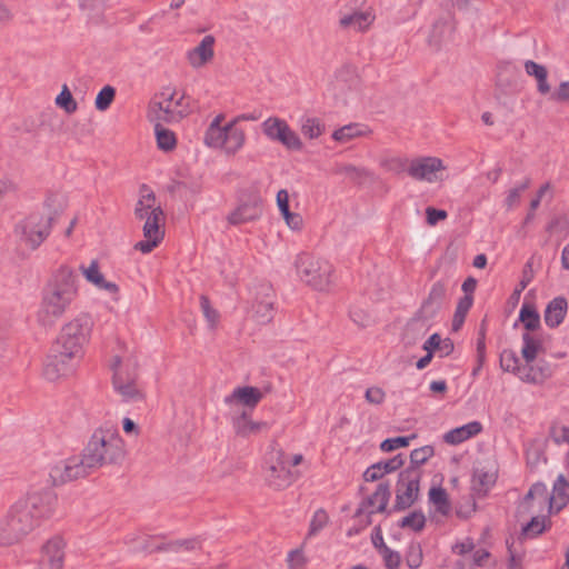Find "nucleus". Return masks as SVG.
Wrapping results in <instances>:
<instances>
[{"mask_svg": "<svg viewBox=\"0 0 569 569\" xmlns=\"http://www.w3.org/2000/svg\"><path fill=\"white\" fill-rule=\"evenodd\" d=\"M58 502V496L51 489L30 491L19 498L0 521V545H14L50 520L57 512Z\"/></svg>", "mask_w": 569, "mask_h": 569, "instance_id": "1", "label": "nucleus"}, {"mask_svg": "<svg viewBox=\"0 0 569 569\" xmlns=\"http://www.w3.org/2000/svg\"><path fill=\"white\" fill-rule=\"evenodd\" d=\"M79 277L67 266H61L42 291L38 320L44 327H51L60 319L78 295Z\"/></svg>", "mask_w": 569, "mask_h": 569, "instance_id": "2", "label": "nucleus"}, {"mask_svg": "<svg viewBox=\"0 0 569 569\" xmlns=\"http://www.w3.org/2000/svg\"><path fill=\"white\" fill-rule=\"evenodd\" d=\"M87 467L91 471L103 466L120 465L126 457L124 442L117 429H97L83 449Z\"/></svg>", "mask_w": 569, "mask_h": 569, "instance_id": "3", "label": "nucleus"}, {"mask_svg": "<svg viewBox=\"0 0 569 569\" xmlns=\"http://www.w3.org/2000/svg\"><path fill=\"white\" fill-rule=\"evenodd\" d=\"M43 208L47 210V213L33 212L16 228L17 232L21 234V241L32 250L40 247L49 237L52 223L62 211L56 194H49L46 198Z\"/></svg>", "mask_w": 569, "mask_h": 569, "instance_id": "4", "label": "nucleus"}, {"mask_svg": "<svg viewBox=\"0 0 569 569\" xmlns=\"http://www.w3.org/2000/svg\"><path fill=\"white\" fill-rule=\"evenodd\" d=\"M92 327L93 321L89 315L78 316L61 328L53 347L79 360L83 355V346L89 340Z\"/></svg>", "mask_w": 569, "mask_h": 569, "instance_id": "5", "label": "nucleus"}, {"mask_svg": "<svg viewBox=\"0 0 569 569\" xmlns=\"http://www.w3.org/2000/svg\"><path fill=\"white\" fill-rule=\"evenodd\" d=\"M295 264L300 279L313 289L323 291L332 283L333 267L328 260L301 253Z\"/></svg>", "mask_w": 569, "mask_h": 569, "instance_id": "6", "label": "nucleus"}, {"mask_svg": "<svg viewBox=\"0 0 569 569\" xmlns=\"http://www.w3.org/2000/svg\"><path fill=\"white\" fill-rule=\"evenodd\" d=\"M422 471L405 469L400 471L396 483V498L392 508L388 511L399 512L412 507L420 497V480Z\"/></svg>", "mask_w": 569, "mask_h": 569, "instance_id": "7", "label": "nucleus"}, {"mask_svg": "<svg viewBox=\"0 0 569 569\" xmlns=\"http://www.w3.org/2000/svg\"><path fill=\"white\" fill-rule=\"evenodd\" d=\"M177 92L163 91L160 94L161 100H153L149 104L148 118L150 121L176 122L182 119L187 113V106L184 104V94L176 98Z\"/></svg>", "mask_w": 569, "mask_h": 569, "instance_id": "8", "label": "nucleus"}, {"mask_svg": "<svg viewBox=\"0 0 569 569\" xmlns=\"http://www.w3.org/2000/svg\"><path fill=\"white\" fill-rule=\"evenodd\" d=\"M266 480L274 489H283L292 483L296 476L289 469V458L286 452L276 446L267 455Z\"/></svg>", "mask_w": 569, "mask_h": 569, "instance_id": "9", "label": "nucleus"}, {"mask_svg": "<svg viewBox=\"0 0 569 569\" xmlns=\"http://www.w3.org/2000/svg\"><path fill=\"white\" fill-rule=\"evenodd\" d=\"M263 134L272 141L281 143L292 151H300L303 148L302 141L286 120L278 117H269L262 124Z\"/></svg>", "mask_w": 569, "mask_h": 569, "instance_id": "10", "label": "nucleus"}, {"mask_svg": "<svg viewBox=\"0 0 569 569\" xmlns=\"http://www.w3.org/2000/svg\"><path fill=\"white\" fill-rule=\"evenodd\" d=\"M90 472L91 469L87 467L86 457L82 453L81 457H71L56 463L50 470V478L58 486L86 477Z\"/></svg>", "mask_w": 569, "mask_h": 569, "instance_id": "11", "label": "nucleus"}, {"mask_svg": "<svg viewBox=\"0 0 569 569\" xmlns=\"http://www.w3.org/2000/svg\"><path fill=\"white\" fill-rule=\"evenodd\" d=\"M445 169L446 167L441 159L437 157H420L409 162L407 172L415 180L432 183L442 180L441 172Z\"/></svg>", "mask_w": 569, "mask_h": 569, "instance_id": "12", "label": "nucleus"}, {"mask_svg": "<svg viewBox=\"0 0 569 569\" xmlns=\"http://www.w3.org/2000/svg\"><path fill=\"white\" fill-rule=\"evenodd\" d=\"M77 361L76 358L52 347L51 353L48 356L43 367V375L49 381H56L71 373L76 368Z\"/></svg>", "mask_w": 569, "mask_h": 569, "instance_id": "13", "label": "nucleus"}, {"mask_svg": "<svg viewBox=\"0 0 569 569\" xmlns=\"http://www.w3.org/2000/svg\"><path fill=\"white\" fill-rule=\"evenodd\" d=\"M262 199L257 193H251L229 216L228 221L233 226L253 221L262 214Z\"/></svg>", "mask_w": 569, "mask_h": 569, "instance_id": "14", "label": "nucleus"}, {"mask_svg": "<svg viewBox=\"0 0 569 569\" xmlns=\"http://www.w3.org/2000/svg\"><path fill=\"white\" fill-rule=\"evenodd\" d=\"M64 546L66 543L61 537L49 539L42 547L41 558L37 569H62Z\"/></svg>", "mask_w": 569, "mask_h": 569, "instance_id": "15", "label": "nucleus"}, {"mask_svg": "<svg viewBox=\"0 0 569 569\" xmlns=\"http://www.w3.org/2000/svg\"><path fill=\"white\" fill-rule=\"evenodd\" d=\"M273 289L269 283H261L257 287L253 310L260 323H267L273 318Z\"/></svg>", "mask_w": 569, "mask_h": 569, "instance_id": "16", "label": "nucleus"}, {"mask_svg": "<svg viewBox=\"0 0 569 569\" xmlns=\"http://www.w3.org/2000/svg\"><path fill=\"white\" fill-rule=\"evenodd\" d=\"M391 496L390 486L388 482H381L377 486L376 491L367 497L359 506V508L355 512V518L363 517V515H367L368 508L373 507L378 502L377 510H373L375 512H387V506L389 502Z\"/></svg>", "mask_w": 569, "mask_h": 569, "instance_id": "17", "label": "nucleus"}, {"mask_svg": "<svg viewBox=\"0 0 569 569\" xmlns=\"http://www.w3.org/2000/svg\"><path fill=\"white\" fill-rule=\"evenodd\" d=\"M263 398V392L251 386L237 387L233 389L232 393L224 398V403L232 405H242L250 409H253Z\"/></svg>", "mask_w": 569, "mask_h": 569, "instance_id": "18", "label": "nucleus"}, {"mask_svg": "<svg viewBox=\"0 0 569 569\" xmlns=\"http://www.w3.org/2000/svg\"><path fill=\"white\" fill-rule=\"evenodd\" d=\"M405 460L406 457L402 453H398L388 460L373 463L363 472V479L368 482L377 481L385 475L400 469L405 465Z\"/></svg>", "mask_w": 569, "mask_h": 569, "instance_id": "19", "label": "nucleus"}, {"mask_svg": "<svg viewBox=\"0 0 569 569\" xmlns=\"http://www.w3.org/2000/svg\"><path fill=\"white\" fill-rule=\"evenodd\" d=\"M214 41L213 36H204L200 43L188 52V61L193 68H200L212 60Z\"/></svg>", "mask_w": 569, "mask_h": 569, "instance_id": "20", "label": "nucleus"}, {"mask_svg": "<svg viewBox=\"0 0 569 569\" xmlns=\"http://www.w3.org/2000/svg\"><path fill=\"white\" fill-rule=\"evenodd\" d=\"M110 369L112 370V379H117L118 375L123 379V382H137L138 379V360L136 357H128L124 360L120 356H114Z\"/></svg>", "mask_w": 569, "mask_h": 569, "instance_id": "21", "label": "nucleus"}, {"mask_svg": "<svg viewBox=\"0 0 569 569\" xmlns=\"http://www.w3.org/2000/svg\"><path fill=\"white\" fill-rule=\"evenodd\" d=\"M568 311V301L565 297H556L551 301L548 302L543 319L546 325L549 328H557L559 327L567 315Z\"/></svg>", "mask_w": 569, "mask_h": 569, "instance_id": "22", "label": "nucleus"}, {"mask_svg": "<svg viewBox=\"0 0 569 569\" xmlns=\"http://www.w3.org/2000/svg\"><path fill=\"white\" fill-rule=\"evenodd\" d=\"M549 515L560 511L569 502V483L563 475H559L553 483L550 495Z\"/></svg>", "mask_w": 569, "mask_h": 569, "instance_id": "23", "label": "nucleus"}, {"mask_svg": "<svg viewBox=\"0 0 569 569\" xmlns=\"http://www.w3.org/2000/svg\"><path fill=\"white\" fill-rule=\"evenodd\" d=\"M481 430V423L478 421H472L446 432L443 435V440L449 445H459L468 440L469 438L478 435Z\"/></svg>", "mask_w": 569, "mask_h": 569, "instance_id": "24", "label": "nucleus"}, {"mask_svg": "<svg viewBox=\"0 0 569 569\" xmlns=\"http://www.w3.org/2000/svg\"><path fill=\"white\" fill-rule=\"evenodd\" d=\"M86 279L93 283L98 289L106 290L110 293L118 292L119 288L114 282L107 281L103 274L99 271V266L96 260L91 261L88 268L80 267Z\"/></svg>", "mask_w": 569, "mask_h": 569, "instance_id": "25", "label": "nucleus"}, {"mask_svg": "<svg viewBox=\"0 0 569 569\" xmlns=\"http://www.w3.org/2000/svg\"><path fill=\"white\" fill-rule=\"evenodd\" d=\"M497 471L492 468H476L472 477V489L479 496H485L489 489L496 483Z\"/></svg>", "mask_w": 569, "mask_h": 569, "instance_id": "26", "label": "nucleus"}, {"mask_svg": "<svg viewBox=\"0 0 569 569\" xmlns=\"http://www.w3.org/2000/svg\"><path fill=\"white\" fill-rule=\"evenodd\" d=\"M333 173L348 178L351 182L361 184L373 178V172L365 167H357L350 163H338Z\"/></svg>", "mask_w": 569, "mask_h": 569, "instance_id": "27", "label": "nucleus"}, {"mask_svg": "<svg viewBox=\"0 0 569 569\" xmlns=\"http://www.w3.org/2000/svg\"><path fill=\"white\" fill-rule=\"evenodd\" d=\"M114 391L121 396L126 402H138L143 400V393L138 388L137 382H128L118 375L117 379H112Z\"/></svg>", "mask_w": 569, "mask_h": 569, "instance_id": "28", "label": "nucleus"}, {"mask_svg": "<svg viewBox=\"0 0 569 569\" xmlns=\"http://www.w3.org/2000/svg\"><path fill=\"white\" fill-rule=\"evenodd\" d=\"M375 20V16L370 11H355L346 14L340 19V26L352 28L356 31L366 30Z\"/></svg>", "mask_w": 569, "mask_h": 569, "instance_id": "29", "label": "nucleus"}, {"mask_svg": "<svg viewBox=\"0 0 569 569\" xmlns=\"http://www.w3.org/2000/svg\"><path fill=\"white\" fill-rule=\"evenodd\" d=\"M163 219V211L161 207L153 208L150 214L146 218L143 226L144 238H158L162 240L164 232L160 230V222Z\"/></svg>", "mask_w": 569, "mask_h": 569, "instance_id": "30", "label": "nucleus"}, {"mask_svg": "<svg viewBox=\"0 0 569 569\" xmlns=\"http://www.w3.org/2000/svg\"><path fill=\"white\" fill-rule=\"evenodd\" d=\"M246 136L242 129L236 127V121L228 123V131L226 134V143L223 148L227 153L234 154L240 150L244 143Z\"/></svg>", "mask_w": 569, "mask_h": 569, "instance_id": "31", "label": "nucleus"}, {"mask_svg": "<svg viewBox=\"0 0 569 569\" xmlns=\"http://www.w3.org/2000/svg\"><path fill=\"white\" fill-rule=\"evenodd\" d=\"M154 193L143 184L140 189V199L136 206L134 214L138 219H146L154 207Z\"/></svg>", "mask_w": 569, "mask_h": 569, "instance_id": "32", "label": "nucleus"}, {"mask_svg": "<svg viewBox=\"0 0 569 569\" xmlns=\"http://www.w3.org/2000/svg\"><path fill=\"white\" fill-rule=\"evenodd\" d=\"M233 427L237 435L247 437L251 433L259 432L262 428L267 427L266 422H254L249 419V416L243 411L239 417L233 420Z\"/></svg>", "mask_w": 569, "mask_h": 569, "instance_id": "33", "label": "nucleus"}, {"mask_svg": "<svg viewBox=\"0 0 569 569\" xmlns=\"http://www.w3.org/2000/svg\"><path fill=\"white\" fill-rule=\"evenodd\" d=\"M429 501L436 506V510L447 516L451 510V506L448 499L447 491L442 487H432L429 490Z\"/></svg>", "mask_w": 569, "mask_h": 569, "instance_id": "34", "label": "nucleus"}, {"mask_svg": "<svg viewBox=\"0 0 569 569\" xmlns=\"http://www.w3.org/2000/svg\"><path fill=\"white\" fill-rule=\"evenodd\" d=\"M519 321L528 331H535L540 327V315L533 306L523 303L519 312Z\"/></svg>", "mask_w": 569, "mask_h": 569, "instance_id": "35", "label": "nucleus"}, {"mask_svg": "<svg viewBox=\"0 0 569 569\" xmlns=\"http://www.w3.org/2000/svg\"><path fill=\"white\" fill-rule=\"evenodd\" d=\"M426 526V516L421 510H415L405 516L399 522L398 527L401 529H411L415 532H420Z\"/></svg>", "mask_w": 569, "mask_h": 569, "instance_id": "36", "label": "nucleus"}, {"mask_svg": "<svg viewBox=\"0 0 569 569\" xmlns=\"http://www.w3.org/2000/svg\"><path fill=\"white\" fill-rule=\"evenodd\" d=\"M523 346L521 349L522 358L526 362H533L538 352L542 349L540 340L535 339L529 332L522 335Z\"/></svg>", "mask_w": 569, "mask_h": 569, "instance_id": "37", "label": "nucleus"}, {"mask_svg": "<svg viewBox=\"0 0 569 569\" xmlns=\"http://www.w3.org/2000/svg\"><path fill=\"white\" fill-rule=\"evenodd\" d=\"M160 122L157 121L154 124L158 147L163 151H170L176 147V136L171 130L162 127Z\"/></svg>", "mask_w": 569, "mask_h": 569, "instance_id": "38", "label": "nucleus"}, {"mask_svg": "<svg viewBox=\"0 0 569 569\" xmlns=\"http://www.w3.org/2000/svg\"><path fill=\"white\" fill-rule=\"evenodd\" d=\"M433 455L435 449L432 446H423L412 450L410 452V466L406 469L422 471L421 466L425 465Z\"/></svg>", "mask_w": 569, "mask_h": 569, "instance_id": "39", "label": "nucleus"}, {"mask_svg": "<svg viewBox=\"0 0 569 569\" xmlns=\"http://www.w3.org/2000/svg\"><path fill=\"white\" fill-rule=\"evenodd\" d=\"M363 126L350 123L333 131L332 138L339 142H347L353 138L365 134Z\"/></svg>", "mask_w": 569, "mask_h": 569, "instance_id": "40", "label": "nucleus"}, {"mask_svg": "<svg viewBox=\"0 0 569 569\" xmlns=\"http://www.w3.org/2000/svg\"><path fill=\"white\" fill-rule=\"evenodd\" d=\"M228 123L222 128H208L204 134V143L211 148H223Z\"/></svg>", "mask_w": 569, "mask_h": 569, "instance_id": "41", "label": "nucleus"}, {"mask_svg": "<svg viewBox=\"0 0 569 569\" xmlns=\"http://www.w3.org/2000/svg\"><path fill=\"white\" fill-rule=\"evenodd\" d=\"M533 376L528 378V383H543L553 372L551 365L543 359L533 365Z\"/></svg>", "mask_w": 569, "mask_h": 569, "instance_id": "42", "label": "nucleus"}, {"mask_svg": "<svg viewBox=\"0 0 569 569\" xmlns=\"http://www.w3.org/2000/svg\"><path fill=\"white\" fill-rule=\"evenodd\" d=\"M441 308H442V305L426 298L422 301L419 310L416 312L415 319L421 320V321H429L438 315V312L440 311Z\"/></svg>", "mask_w": 569, "mask_h": 569, "instance_id": "43", "label": "nucleus"}, {"mask_svg": "<svg viewBox=\"0 0 569 569\" xmlns=\"http://www.w3.org/2000/svg\"><path fill=\"white\" fill-rule=\"evenodd\" d=\"M325 131V124L317 118H306L301 124V132L309 139H316Z\"/></svg>", "mask_w": 569, "mask_h": 569, "instance_id": "44", "label": "nucleus"}, {"mask_svg": "<svg viewBox=\"0 0 569 569\" xmlns=\"http://www.w3.org/2000/svg\"><path fill=\"white\" fill-rule=\"evenodd\" d=\"M530 488L531 492H533V495L537 498V511L542 512L545 509H547V511L549 512L550 495L548 492L547 486L543 482L538 481L533 483Z\"/></svg>", "mask_w": 569, "mask_h": 569, "instance_id": "45", "label": "nucleus"}, {"mask_svg": "<svg viewBox=\"0 0 569 569\" xmlns=\"http://www.w3.org/2000/svg\"><path fill=\"white\" fill-rule=\"evenodd\" d=\"M116 97V89L111 86H104L97 94L94 106L99 111H106Z\"/></svg>", "mask_w": 569, "mask_h": 569, "instance_id": "46", "label": "nucleus"}, {"mask_svg": "<svg viewBox=\"0 0 569 569\" xmlns=\"http://www.w3.org/2000/svg\"><path fill=\"white\" fill-rule=\"evenodd\" d=\"M56 104L63 109L68 114L76 112L78 108L76 100L66 84L56 98Z\"/></svg>", "mask_w": 569, "mask_h": 569, "instance_id": "47", "label": "nucleus"}, {"mask_svg": "<svg viewBox=\"0 0 569 569\" xmlns=\"http://www.w3.org/2000/svg\"><path fill=\"white\" fill-rule=\"evenodd\" d=\"M547 516H533L531 520L522 528V535L528 537H537L546 530Z\"/></svg>", "mask_w": 569, "mask_h": 569, "instance_id": "48", "label": "nucleus"}, {"mask_svg": "<svg viewBox=\"0 0 569 569\" xmlns=\"http://www.w3.org/2000/svg\"><path fill=\"white\" fill-rule=\"evenodd\" d=\"M500 368L506 372L516 373L519 369V358L515 351L506 349L500 353Z\"/></svg>", "mask_w": 569, "mask_h": 569, "instance_id": "49", "label": "nucleus"}, {"mask_svg": "<svg viewBox=\"0 0 569 569\" xmlns=\"http://www.w3.org/2000/svg\"><path fill=\"white\" fill-rule=\"evenodd\" d=\"M416 437H417V435L412 433L411 436H408V437H396V438L385 439L380 443V450L383 452H390L398 448L408 447L410 445V441L412 439H415Z\"/></svg>", "mask_w": 569, "mask_h": 569, "instance_id": "50", "label": "nucleus"}, {"mask_svg": "<svg viewBox=\"0 0 569 569\" xmlns=\"http://www.w3.org/2000/svg\"><path fill=\"white\" fill-rule=\"evenodd\" d=\"M379 553L387 569H398L400 567L401 556L398 551L390 549L388 546H383Z\"/></svg>", "mask_w": 569, "mask_h": 569, "instance_id": "51", "label": "nucleus"}, {"mask_svg": "<svg viewBox=\"0 0 569 569\" xmlns=\"http://www.w3.org/2000/svg\"><path fill=\"white\" fill-rule=\"evenodd\" d=\"M536 505H537V498L533 495V492H531V488H530L517 507V516L523 517L528 513L537 511L535 509Z\"/></svg>", "mask_w": 569, "mask_h": 569, "instance_id": "52", "label": "nucleus"}, {"mask_svg": "<svg viewBox=\"0 0 569 569\" xmlns=\"http://www.w3.org/2000/svg\"><path fill=\"white\" fill-rule=\"evenodd\" d=\"M199 545H200V541H199L198 538H191V539H184V540H178V541H174V542H170L166 547L164 546H158L154 549L156 550L178 551L179 548L182 547L186 550H193V549L198 548Z\"/></svg>", "mask_w": 569, "mask_h": 569, "instance_id": "53", "label": "nucleus"}, {"mask_svg": "<svg viewBox=\"0 0 569 569\" xmlns=\"http://www.w3.org/2000/svg\"><path fill=\"white\" fill-rule=\"evenodd\" d=\"M447 296V283L442 280L436 281L428 293V299L443 306Z\"/></svg>", "mask_w": 569, "mask_h": 569, "instance_id": "54", "label": "nucleus"}, {"mask_svg": "<svg viewBox=\"0 0 569 569\" xmlns=\"http://www.w3.org/2000/svg\"><path fill=\"white\" fill-rule=\"evenodd\" d=\"M200 307L202 313L208 321L209 326L213 328L219 319V313L216 309H213L210 305V300L206 296L200 297Z\"/></svg>", "mask_w": 569, "mask_h": 569, "instance_id": "55", "label": "nucleus"}, {"mask_svg": "<svg viewBox=\"0 0 569 569\" xmlns=\"http://www.w3.org/2000/svg\"><path fill=\"white\" fill-rule=\"evenodd\" d=\"M406 562L410 569H418L422 562V550L419 545H411L406 555Z\"/></svg>", "mask_w": 569, "mask_h": 569, "instance_id": "56", "label": "nucleus"}, {"mask_svg": "<svg viewBox=\"0 0 569 569\" xmlns=\"http://www.w3.org/2000/svg\"><path fill=\"white\" fill-rule=\"evenodd\" d=\"M550 437L552 438V440L557 443V445H560V443H563V442H569V427L567 426H561V427H558V426H551L550 427Z\"/></svg>", "mask_w": 569, "mask_h": 569, "instance_id": "57", "label": "nucleus"}, {"mask_svg": "<svg viewBox=\"0 0 569 569\" xmlns=\"http://www.w3.org/2000/svg\"><path fill=\"white\" fill-rule=\"evenodd\" d=\"M328 522V515L325 510H318L312 517L311 523H310V535L317 533L319 530H321Z\"/></svg>", "mask_w": 569, "mask_h": 569, "instance_id": "58", "label": "nucleus"}, {"mask_svg": "<svg viewBox=\"0 0 569 569\" xmlns=\"http://www.w3.org/2000/svg\"><path fill=\"white\" fill-rule=\"evenodd\" d=\"M447 216V211L442 209H436L433 207L426 209L427 223L430 226H436L439 221L445 220Z\"/></svg>", "mask_w": 569, "mask_h": 569, "instance_id": "59", "label": "nucleus"}, {"mask_svg": "<svg viewBox=\"0 0 569 569\" xmlns=\"http://www.w3.org/2000/svg\"><path fill=\"white\" fill-rule=\"evenodd\" d=\"M160 242H161V240L158 238H154V237L144 238V240L138 241L134 244V249L141 251L142 253H149L156 247H158Z\"/></svg>", "mask_w": 569, "mask_h": 569, "instance_id": "60", "label": "nucleus"}, {"mask_svg": "<svg viewBox=\"0 0 569 569\" xmlns=\"http://www.w3.org/2000/svg\"><path fill=\"white\" fill-rule=\"evenodd\" d=\"M385 392L381 388L372 387L368 388L366 391V400L373 405H380L385 400Z\"/></svg>", "mask_w": 569, "mask_h": 569, "instance_id": "61", "label": "nucleus"}, {"mask_svg": "<svg viewBox=\"0 0 569 569\" xmlns=\"http://www.w3.org/2000/svg\"><path fill=\"white\" fill-rule=\"evenodd\" d=\"M349 315L351 320L360 327H366L369 323V316L361 309H351Z\"/></svg>", "mask_w": 569, "mask_h": 569, "instance_id": "62", "label": "nucleus"}, {"mask_svg": "<svg viewBox=\"0 0 569 569\" xmlns=\"http://www.w3.org/2000/svg\"><path fill=\"white\" fill-rule=\"evenodd\" d=\"M277 204L282 216L290 212L289 210V194L287 190L281 189L277 193Z\"/></svg>", "mask_w": 569, "mask_h": 569, "instance_id": "63", "label": "nucleus"}, {"mask_svg": "<svg viewBox=\"0 0 569 569\" xmlns=\"http://www.w3.org/2000/svg\"><path fill=\"white\" fill-rule=\"evenodd\" d=\"M441 337L438 333L431 335L423 343L422 349L433 355V351L438 350V347L441 346L440 343Z\"/></svg>", "mask_w": 569, "mask_h": 569, "instance_id": "64", "label": "nucleus"}]
</instances>
